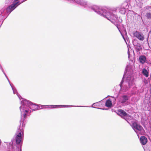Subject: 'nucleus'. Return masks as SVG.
Instances as JSON below:
<instances>
[{
  "label": "nucleus",
  "instance_id": "20e7f679",
  "mask_svg": "<svg viewBox=\"0 0 151 151\" xmlns=\"http://www.w3.org/2000/svg\"><path fill=\"white\" fill-rule=\"evenodd\" d=\"M19 0H14L12 4L6 8L5 13H4V10L3 9L1 10L0 11L1 14L0 16L1 15V16H3L5 14L9 15L13 10L21 4V3Z\"/></svg>",
  "mask_w": 151,
  "mask_h": 151
},
{
  "label": "nucleus",
  "instance_id": "c85d7f7f",
  "mask_svg": "<svg viewBox=\"0 0 151 151\" xmlns=\"http://www.w3.org/2000/svg\"><path fill=\"white\" fill-rule=\"evenodd\" d=\"M27 1L26 0H23L22 2H20V3H21V4L22 3L25 1Z\"/></svg>",
  "mask_w": 151,
  "mask_h": 151
},
{
  "label": "nucleus",
  "instance_id": "7c9ffc66",
  "mask_svg": "<svg viewBox=\"0 0 151 151\" xmlns=\"http://www.w3.org/2000/svg\"><path fill=\"white\" fill-rule=\"evenodd\" d=\"M97 109H102V110H106L107 109H104V108H97Z\"/></svg>",
  "mask_w": 151,
  "mask_h": 151
},
{
  "label": "nucleus",
  "instance_id": "f3484780",
  "mask_svg": "<svg viewBox=\"0 0 151 151\" xmlns=\"http://www.w3.org/2000/svg\"><path fill=\"white\" fill-rule=\"evenodd\" d=\"M132 118V116L127 114V115L124 116L123 119L126 120L128 123L130 124L129 120H131Z\"/></svg>",
  "mask_w": 151,
  "mask_h": 151
},
{
  "label": "nucleus",
  "instance_id": "9b49d317",
  "mask_svg": "<svg viewBox=\"0 0 151 151\" xmlns=\"http://www.w3.org/2000/svg\"><path fill=\"white\" fill-rule=\"evenodd\" d=\"M117 113L118 115L121 116L122 118H123L124 116L127 115L128 114L124 110L121 109H118Z\"/></svg>",
  "mask_w": 151,
  "mask_h": 151
},
{
  "label": "nucleus",
  "instance_id": "423d86ee",
  "mask_svg": "<svg viewBox=\"0 0 151 151\" xmlns=\"http://www.w3.org/2000/svg\"><path fill=\"white\" fill-rule=\"evenodd\" d=\"M19 0H14L12 4L6 8L5 13H4V10L3 9L1 10L0 11L1 14L0 16L1 15V16H3L5 14L9 15L13 10L21 4V3Z\"/></svg>",
  "mask_w": 151,
  "mask_h": 151
},
{
  "label": "nucleus",
  "instance_id": "412c9836",
  "mask_svg": "<svg viewBox=\"0 0 151 151\" xmlns=\"http://www.w3.org/2000/svg\"><path fill=\"white\" fill-rule=\"evenodd\" d=\"M146 17L147 19H151V13H147V14Z\"/></svg>",
  "mask_w": 151,
  "mask_h": 151
},
{
  "label": "nucleus",
  "instance_id": "4468645a",
  "mask_svg": "<svg viewBox=\"0 0 151 151\" xmlns=\"http://www.w3.org/2000/svg\"><path fill=\"white\" fill-rule=\"evenodd\" d=\"M10 85L11 86L12 88L14 94H16L20 99H21V98L22 99L23 98H22L21 96L18 93L15 88L14 86L12 85L11 83H10Z\"/></svg>",
  "mask_w": 151,
  "mask_h": 151
},
{
  "label": "nucleus",
  "instance_id": "0eeeda50",
  "mask_svg": "<svg viewBox=\"0 0 151 151\" xmlns=\"http://www.w3.org/2000/svg\"><path fill=\"white\" fill-rule=\"evenodd\" d=\"M19 0H14L12 4L6 8L5 13H4V10L3 9L1 10L0 11L1 14L0 16L1 15V16H3L5 14L9 15L13 10L21 4V3Z\"/></svg>",
  "mask_w": 151,
  "mask_h": 151
},
{
  "label": "nucleus",
  "instance_id": "7ed1b4c3",
  "mask_svg": "<svg viewBox=\"0 0 151 151\" xmlns=\"http://www.w3.org/2000/svg\"><path fill=\"white\" fill-rule=\"evenodd\" d=\"M127 71L126 69L122 80L119 84L120 87V91L127 92V95L132 96L136 93V88L134 83V78L131 75H127L125 76V72Z\"/></svg>",
  "mask_w": 151,
  "mask_h": 151
},
{
  "label": "nucleus",
  "instance_id": "5701e85b",
  "mask_svg": "<svg viewBox=\"0 0 151 151\" xmlns=\"http://www.w3.org/2000/svg\"><path fill=\"white\" fill-rule=\"evenodd\" d=\"M117 28L118 29H119V32H120L121 33V35H122V37H123V38L125 40V38H124V36L123 35V34L121 33V32L120 30V29H119V28L118 27V26H117Z\"/></svg>",
  "mask_w": 151,
  "mask_h": 151
},
{
  "label": "nucleus",
  "instance_id": "cd10ccee",
  "mask_svg": "<svg viewBox=\"0 0 151 151\" xmlns=\"http://www.w3.org/2000/svg\"><path fill=\"white\" fill-rule=\"evenodd\" d=\"M149 124L151 125V117H150L149 120Z\"/></svg>",
  "mask_w": 151,
  "mask_h": 151
},
{
  "label": "nucleus",
  "instance_id": "ddd939ff",
  "mask_svg": "<svg viewBox=\"0 0 151 151\" xmlns=\"http://www.w3.org/2000/svg\"><path fill=\"white\" fill-rule=\"evenodd\" d=\"M140 141L142 145H145L147 143V139L145 137L142 136L140 137Z\"/></svg>",
  "mask_w": 151,
  "mask_h": 151
},
{
  "label": "nucleus",
  "instance_id": "4be33fe9",
  "mask_svg": "<svg viewBox=\"0 0 151 151\" xmlns=\"http://www.w3.org/2000/svg\"><path fill=\"white\" fill-rule=\"evenodd\" d=\"M3 73L4 74V75L6 77V78H7V80L9 82V84H10V83H11L10 82V81H9V80L7 75H6V74L5 73V72H3Z\"/></svg>",
  "mask_w": 151,
  "mask_h": 151
},
{
  "label": "nucleus",
  "instance_id": "2eb2a0df",
  "mask_svg": "<svg viewBox=\"0 0 151 151\" xmlns=\"http://www.w3.org/2000/svg\"><path fill=\"white\" fill-rule=\"evenodd\" d=\"M136 1L135 5L140 8L142 7L143 0H135Z\"/></svg>",
  "mask_w": 151,
  "mask_h": 151
},
{
  "label": "nucleus",
  "instance_id": "6e6552de",
  "mask_svg": "<svg viewBox=\"0 0 151 151\" xmlns=\"http://www.w3.org/2000/svg\"><path fill=\"white\" fill-rule=\"evenodd\" d=\"M132 127L137 135H138L139 133L140 134L142 133L145 132V130L142 127L136 122L133 123Z\"/></svg>",
  "mask_w": 151,
  "mask_h": 151
},
{
  "label": "nucleus",
  "instance_id": "393cba45",
  "mask_svg": "<svg viewBox=\"0 0 151 151\" xmlns=\"http://www.w3.org/2000/svg\"><path fill=\"white\" fill-rule=\"evenodd\" d=\"M149 8H151V7L149 6H147L144 8L145 10L147 9H148Z\"/></svg>",
  "mask_w": 151,
  "mask_h": 151
},
{
  "label": "nucleus",
  "instance_id": "a211bd4d",
  "mask_svg": "<svg viewBox=\"0 0 151 151\" xmlns=\"http://www.w3.org/2000/svg\"><path fill=\"white\" fill-rule=\"evenodd\" d=\"M142 73L144 76L146 77H148L149 76V72L145 68H143L142 70Z\"/></svg>",
  "mask_w": 151,
  "mask_h": 151
},
{
  "label": "nucleus",
  "instance_id": "1a4fd4ad",
  "mask_svg": "<svg viewBox=\"0 0 151 151\" xmlns=\"http://www.w3.org/2000/svg\"><path fill=\"white\" fill-rule=\"evenodd\" d=\"M130 96L127 95V93L126 95H123L120 98V102L122 104L128 103L127 101L129 100Z\"/></svg>",
  "mask_w": 151,
  "mask_h": 151
},
{
  "label": "nucleus",
  "instance_id": "9d476101",
  "mask_svg": "<svg viewBox=\"0 0 151 151\" xmlns=\"http://www.w3.org/2000/svg\"><path fill=\"white\" fill-rule=\"evenodd\" d=\"M133 35L134 37H136L140 41H143L144 39L143 35L138 31H136L134 32L133 34Z\"/></svg>",
  "mask_w": 151,
  "mask_h": 151
},
{
  "label": "nucleus",
  "instance_id": "a878e982",
  "mask_svg": "<svg viewBox=\"0 0 151 151\" xmlns=\"http://www.w3.org/2000/svg\"><path fill=\"white\" fill-rule=\"evenodd\" d=\"M1 143H2L1 141V139H0V150H1Z\"/></svg>",
  "mask_w": 151,
  "mask_h": 151
},
{
  "label": "nucleus",
  "instance_id": "bb28decb",
  "mask_svg": "<svg viewBox=\"0 0 151 151\" xmlns=\"http://www.w3.org/2000/svg\"><path fill=\"white\" fill-rule=\"evenodd\" d=\"M128 58H129L130 57V53H129V50H128Z\"/></svg>",
  "mask_w": 151,
  "mask_h": 151
},
{
  "label": "nucleus",
  "instance_id": "f8f14e48",
  "mask_svg": "<svg viewBox=\"0 0 151 151\" xmlns=\"http://www.w3.org/2000/svg\"><path fill=\"white\" fill-rule=\"evenodd\" d=\"M139 61L140 63L143 64L146 62V57L144 55H141L139 57Z\"/></svg>",
  "mask_w": 151,
  "mask_h": 151
},
{
  "label": "nucleus",
  "instance_id": "b1692460",
  "mask_svg": "<svg viewBox=\"0 0 151 151\" xmlns=\"http://www.w3.org/2000/svg\"><path fill=\"white\" fill-rule=\"evenodd\" d=\"M0 69L1 70V71L3 72V73L4 72L2 66H1V65L0 64Z\"/></svg>",
  "mask_w": 151,
  "mask_h": 151
},
{
  "label": "nucleus",
  "instance_id": "6ab92c4d",
  "mask_svg": "<svg viewBox=\"0 0 151 151\" xmlns=\"http://www.w3.org/2000/svg\"><path fill=\"white\" fill-rule=\"evenodd\" d=\"M135 47L137 52H139L142 49L141 45L138 43L135 46Z\"/></svg>",
  "mask_w": 151,
  "mask_h": 151
},
{
  "label": "nucleus",
  "instance_id": "aec40b11",
  "mask_svg": "<svg viewBox=\"0 0 151 151\" xmlns=\"http://www.w3.org/2000/svg\"><path fill=\"white\" fill-rule=\"evenodd\" d=\"M96 103H94L91 106H73L72 107H93V108H95V107H94L93 106V105H94L95 106H96V105H95L96 104ZM72 106H73V105H72Z\"/></svg>",
  "mask_w": 151,
  "mask_h": 151
},
{
  "label": "nucleus",
  "instance_id": "39448f33",
  "mask_svg": "<svg viewBox=\"0 0 151 151\" xmlns=\"http://www.w3.org/2000/svg\"><path fill=\"white\" fill-rule=\"evenodd\" d=\"M19 0H14L12 4L6 8L5 13H4V10L3 9L1 10L0 11L1 14L0 16L1 15V16H3L5 14L9 15L13 10L21 4V3Z\"/></svg>",
  "mask_w": 151,
  "mask_h": 151
},
{
  "label": "nucleus",
  "instance_id": "f03ea898",
  "mask_svg": "<svg viewBox=\"0 0 151 151\" xmlns=\"http://www.w3.org/2000/svg\"><path fill=\"white\" fill-rule=\"evenodd\" d=\"M88 7H84L90 11L93 10L98 14L102 16L115 24L116 22L120 23L122 22V19L118 17L116 14L118 12L121 14H124L126 12V9L128 6L127 2H124L122 4L116 8H107L106 7H100L96 5L91 6L88 2Z\"/></svg>",
  "mask_w": 151,
  "mask_h": 151
},
{
  "label": "nucleus",
  "instance_id": "dca6fc26",
  "mask_svg": "<svg viewBox=\"0 0 151 151\" xmlns=\"http://www.w3.org/2000/svg\"><path fill=\"white\" fill-rule=\"evenodd\" d=\"M106 106L108 107H111L112 106V103L110 99H109L106 100L105 104Z\"/></svg>",
  "mask_w": 151,
  "mask_h": 151
},
{
  "label": "nucleus",
  "instance_id": "c756f323",
  "mask_svg": "<svg viewBox=\"0 0 151 151\" xmlns=\"http://www.w3.org/2000/svg\"><path fill=\"white\" fill-rule=\"evenodd\" d=\"M27 1L26 0H23L22 2H20V3H21V4L22 3L25 1Z\"/></svg>",
  "mask_w": 151,
  "mask_h": 151
},
{
  "label": "nucleus",
  "instance_id": "f257e3e1",
  "mask_svg": "<svg viewBox=\"0 0 151 151\" xmlns=\"http://www.w3.org/2000/svg\"><path fill=\"white\" fill-rule=\"evenodd\" d=\"M21 106L19 107L21 111V119L20 121V124L19 127H18L15 135L16 144L14 145L13 143H12L11 145L12 150L9 151H21V148L24 136V128L25 127L24 121L26 119L27 116H29V115L31 112V110L33 111L43 108H62L74 106L66 105L45 106L40 105L38 106L24 99H22L21 101Z\"/></svg>",
  "mask_w": 151,
  "mask_h": 151
}]
</instances>
